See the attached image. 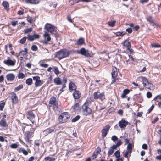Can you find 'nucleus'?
I'll return each mask as SVG.
<instances>
[{
  "instance_id": "1",
  "label": "nucleus",
  "mask_w": 161,
  "mask_h": 161,
  "mask_svg": "<svg viewBox=\"0 0 161 161\" xmlns=\"http://www.w3.org/2000/svg\"><path fill=\"white\" fill-rule=\"evenodd\" d=\"M69 55V52L67 50H61L57 52L56 57L59 59H62L68 56Z\"/></svg>"
},
{
  "instance_id": "2",
  "label": "nucleus",
  "mask_w": 161,
  "mask_h": 161,
  "mask_svg": "<svg viewBox=\"0 0 161 161\" xmlns=\"http://www.w3.org/2000/svg\"><path fill=\"white\" fill-rule=\"evenodd\" d=\"M69 116L68 113H62L59 117L58 121L60 123H63L67 121Z\"/></svg>"
},
{
  "instance_id": "3",
  "label": "nucleus",
  "mask_w": 161,
  "mask_h": 161,
  "mask_svg": "<svg viewBox=\"0 0 161 161\" xmlns=\"http://www.w3.org/2000/svg\"><path fill=\"white\" fill-rule=\"evenodd\" d=\"M93 96L94 99L96 100L99 99L103 101L105 99V95L104 92L100 93L97 91L93 93Z\"/></svg>"
},
{
  "instance_id": "4",
  "label": "nucleus",
  "mask_w": 161,
  "mask_h": 161,
  "mask_svg": "<svg viewBox=\"0 0 161 161\" xmlns=\"http://www.w3.org/2000/svg\"><path fill=\"white\" fill-rule=\"evenodd\" d=\"M82 108L84 115H87L91 114L92 110L88 107L87 103H85L82 106Z\"/></svg>"
},
{
  "instance_id": "5",
  "label": "nucleus",
  "mask_w": 161,
  "mask_h": 161,
  "mask_svg": "<svg viewBox=\"0 0 161 161\" xmlns=\"http://www.w3.org/2000/svg\"><path fill=\"white\" fill-rule=\"evenodd\" d=\"M45 29L49 32L52 33L56 31L55 27L53 25L47 23L45 26Z\"/></svg>"
},
{
  "instance_id": "6",
  "label": "nucleus",
  "mask_w": 161,
  "mask_h": 161,
  "mask_svg": "<svg viewBox=\"0 0 161 161\" xmlns=\"http://www.w3.org/2000/svg\"><path fill=\"white\" fill-rule=\"evenodd\" d=\"M128 124V122L124 119H122L119 122V125L121 129H125Z\"/></svg>"
},
{
  "instance_id": "7",
  "label": "nucleus",
  "mask_w": 161,
  "mask_h": 161,
  "mask_svg": "<svg viewBox=\"0 0 161 161\" xmlns=\"http://www.w3.org/2000/svg\"><path fill=\"white\" fill-rule=\"evenodd\" d=\"M33 79L35 81V85L36 87L40 86L43 84V82L40 80V78L38 76H34Z\"/></svg>"
},
{
  "instance_id": "8",
  "label": "nucleus",
  "mask_w": 161,
  "mask_h": 161,
  "mask_svg": "<svg viewBox=\"0 0 161 161\" xmlns=\"http://www.w3.org/2000/svg\"><path fill=\"white\" fill-rule=\"evenodd\" d=\"M110 125H108L103 128L102 131V136L103 137H104L106 136L109 129L110 128Z\"/></svg>"
},
{
  "instance_id": "9",
  "label": "nucleus",
  "mask_w": 161,
  "mask_h": 161,
  "mask_svg": "<svg viewBox=\"0 0 161 161\" xmlns=\"http://www.w3.org/2000/svg\"><path fill=\"white\" fill-rule=\"evenodd\" d=\"M77 53H80L86 57H90V54L88 50H86L84 48H82L80 50H77Z\"/></svg>"
},
{
  "instance_id": "10",
  "label": "nucleus",
  "mask_w": 161,
  "mask_h": 161,
  "mask_svg": "<svg viewBox=\"0 0 161 161\" xmlns=\"http://www.w3.org/2000/svg\"><path fill=\"white\" fill-rule=\"evenodd\" d=\"M15 62L16 61L15 60H11L10 59L5 60L3 61V63L5 64L8 66H13L14 65Z\"/></svg>"
},
{
  "instance_id": "11",
  "label": "nucleus",
  "mask_w": 161,
  "mask_h": 161,
  "mask_svg": "<svg viewBox=\"0 0 161 161\" xmlns=\"http://www.w3.org/2000/svg\"><path fill=\"white\" fill-rule=\"evenodd\" d=\"M40 36V35L36 34H34L33 35H27V38L28 41H32L34 39L39 38Z\"/></svg>"
},
{
  "instance_id": "12",
  "label": "nucleus",
  "mask_w": 161,
  "mask_h": 161,
  "mask_svg": "<svg viewBox=\"0 0 161 161\" xmlns=\"http://www.w3.org/2000/svg\"><path fill=\"white\" fill-rule=\"evenodd\" d=\"M56 129L54 127H52L51 128L47 129L43 131L44 134L45 135H48L49 134L52 133L53 132L56 131Z\"/></svg>"
},
{
  "instance_id": "13",
  "label": "nucleus",
  "mask_w": 161,
  "mask_h": 161,
  "mask_svg": "<svg viewBox=\"0 0 161 161\" xmlns=\"http://www.w3.org/2000/svg\"><path fill=\"white\" fill-rule=\"evenodd\" d=\"M12 100L13 103H16L17 102L18 99L16 94L12 92L10 94L9 96Z\"/></svg>"
},
{
  "instance_id": "14",
  "label": "nucleus",
  "mask_w": 161,
  "mask_h": 161,
  "mask_svg": "<svg viewBox=\"0 0 161 161\" xmlns=\"http://www.w3.org/2000/svg\"><path fill=\"white\" fill-rule=\"evenodd\" d=\"M49 103L50 104L53 105V107L54 108H57L58 106L56 104V98L54 97H53L50 99L49 101Z\"/></svg>"
},
{
  "instance_id": "15",
  "label": "nucleus",
  "mask_w": 161,
  "mask_h": 161,
  "mask_svg": "<svg viewBox=\"0 0 161 161\" xmlns=\"http://www.w3.org/2000/svg\"><path fill=\"white\" fill-rule=\"evenodd\" d=\"M43 37L44 38V42L47 43V42H49L51 40V37L50 35L47 32H45L43 35Z\"/></svg>"
},
{
  "instance_id": "16",
  "label": "nucleus",
  "mask_w": 161,
  "mask_h": 161,
  "mask_svg": "<svg viewBox=\"0 0 161 161\" xmlns=\"http://www.w3.org/2000/svg\"><path fill=\"white\" fill-rule=\"evenodd\" d=\"M32 135V132L28 131L25 133V139L27 142H29L30 138L31 137Z\"/></svg>"
},
{
  "instance_id": "17",
  "label": "nucleus",
  "mask_w": 161,
  "mask_h": 161,
  "mask_svg": "<svg viewBox=\"0 0 161 161\" xmlns=\"http://www.w3.org/2000/svg\"><path fill=\"white\" fill-rule=\"evenodd\" d=\"M73 95L75 99H77L80 97L81 93L79 91L76 90L74 92Z\"/></svg>"
},
{
  "instance_id": "18",
  "label": "nucleus",
  "mask_w": 161,
  "mask_h": 161,
  "mask_svg": "<svg viewBox=\"0 0 161 161\" xmlns=\"http://www.w3.org/2000/svg\"><path fill=\"white\" fill-rule=\"evenodd\" d=\"M7 80L10 81H13L15 79V75L12 73H9L6 75Z\"/></svg>"
},
{
  "instance_id": "19",
  "label": "nucleus",
  "mask_w": 161,
  "mask_h": 161,
  "mask_svg": "<svg viewBox=\"0 0 161 161\" xmlns=\"http://www.w3.org/2000/svg\"><path fill=\"white\" fill-rule=\"evenodd\" d=\"M76 86L75 84L72 82H70L69 84V89L71 92L76 90Z\"/></svg>"
},
{
  "instance_id": "20",
  "label": "nucleus",
  "mask_w": 161,
  "mask_h": 161,
  "mask_svg": "<svg viewBox=\"0 0 161 161\" xmlns=\"http://www.w3.org/2000/svg\"><path fill=\"white\" fill-rule=\"evenodd\" d=\"M118 72L117 69L115 67H113L112 71L111 72V75L112 77L115 78L117 75Z\"/></svg>"
},
{
  "instance_id": "21",
  "label": "nucleus",
  "mask_w": 161,
  "mask_h": 161,
  "mask_svg": "<svg viewBox=\"0 0 161 161\" xmlns=\"http://www.w3.org/2000/svg\"><path fill=\"white\" fill-rule=\"evenodd\" d=\"M100 149H96L94 152L92 156V158L93 159H94L95 158H96L97 156L100 153Z\"/></svg>"
},
{
  "instance_id": "22",
  "label": "nucleus",
  "mask_w": 161,
  "mask_h": 161,
  "mask_svg": "<svg viewBox=\"0 0 161 161\" xmlns=\"http://www.w3.org/2000/svg\"><path fill=\"white\" fill-rule=\"evenodd\" d=\"M139 78L142 80L144 86L146 87L147 84L148 83L147 79L146 77L142 76L140 77Z\"/></svg>"
},
{
  "instance_id": "23",
  "label": "nucleus",
  "mask_w": 161,
  "mask_h": 161,
  "mask_svg": "<svg viewBox=\"0 0 161 161\" xmlns=\"http://www.w3.org/2000/svg\"><path fill=\"white\" fill-rule=\"evenodd\" d=\"M54 82L57 85H60L62 84V82L60 79L57 77L54 79Z\"/></svg>"
},
{
  "instance_id": "24",
  "label": "nucleus",
  "mask_w": 161,
  "mask_h": 161,
  "mask_svg": "<svg viewBox=\"0 0 161 161\" xmlns=\"http://www.w3.org/2000/svg\"><path fill=\"white\" fill-rule=\"evenodd\" d=\"M25 2L26 3L37 4L39 3L38 0H25Z\"/></svg>"
},
{
  "instance_id": "25",
  "label": "nucleus",
  "mask_w": 161,
  "mask_h": 161,
  "mask_svg": "<svg viewBox=\"0 0 161 161\" xmlns=\"http://www.w3.org/2000/svg\"><path fill=\"white\" fill-rule=\"evenodd\" d=\"M34 117L35 115L31 111H29L28 112L27 114V118L28 119H31Z\"/></svg>"
},
{
  "instance_id": "26",
  "label": "nucleus",
  "mask_w": 161,
  "mask_h": 161,
  "mask_svg": "<svg viewBox=\"0 0 161 161\" xmlns=\"http://www.w3.org/2000/svg\"><path fill=\"white\" fill-rule=\"evenodd\" d=\"M0 125L2 127H6L7 126L6 122L5 120L2 119L0 121Z\"/></svg>"
},
{
  "instance_id": "27",
  "label": "nucleus",
  "mask_w": 161,
  "mask_h": 161,
  "mask_svg": "<svg viewBox=\"0 0 161 161\" xmlns=\"http://www.w3.org/2000/svg\"><path fill=\"white\" fill-rule=\"evenodd\" d=\"M27 50L26 48H25L24 50L21 51L19 54V56L21 57H23L26 55L27 53Z\"/></svg>"
},
{
  "instance_id": "28",
  "label": "nucleus",
  "mask_w": 161,
  "mask_h": 161,
  "mask_svg": "<svg viewBox=\"0 0 161 161\" xmlns=\"http://www.w3.org/2000/svg\"><path fill=\"white\" fill-rule=\"evenodd\" d=\"M123 44L124 46L126 47L128 49L130 48V43L127 40L124 41L123 42Z\"/></svg>"
},
{
  "instance_id": "29",
  "label": "nucleus",
  "mask_w": 161,
  "mask_h": 161,
  "mask_svg": "<svg viewBox=\"0 0 161 161\" xmlns=\"http://www.w3.org/2000/svg\"><path fill=\"white\" fill-rule=\"evenodd\" d=\"M145 87L150 90H153L154 89L153 85L152 83L149 82L146 85V87Z\"/></svg>"
},
{
  "instance_id": "30",
  "label": "nucleus",
  "mask_w": 161,
  "mask_h": 161,
  "mask_svg": "<svg viewBox=\"0 0 161 161\" xmlns=\"http://www.w3.org/2000/svg\"><path fill=\"white\" fill-rule=\"evenodd\" d=\"M2 4L5 9H6L7 10H8V7L9 5L8 2L6 1L3 2Z\"/></svg>"
},
{
  "instance_id": "31",
  "label": "nucleus",
  "mask_w": 161,
  "mask_h": 161,
  "mask_svg": "<svg viewBox=\"0 0 161 161\" xmlns=\"http://www.w3.org/2000/svg\"><path fill=\"white\" fill-rule=\"evenodd\" d=\"M128 57L129 58V59L126 60V62H127V64H132V61L134 60L133 58L131 55H128Z\"/></svg>"
},
{
  "instance_id": "32",
  "label": "nucleus",
  "mask_w": 161,
  "mask_h": 161,
  "mask_svg": "<svg viewBox=\"0 0 161 161\" xmlns=\"http://www.w3.org/2000/svg\"><path fill=\"white\" fill-rule=\"evenodd\" d=\"M19 152L20 153L22 152L23 154L25 155H27L28 154V151L25 150L24 148H20L19 149Z\"/></svg>"
},
{
  "instance_id": "33",
  "label": "nucleus",
  "mask_w": 161,
  "mask_h": 161,
  "mask_svg": "<svg viewBox=\"0 0 161 161\" xmlns=\"http://www.w3.org/2000/svg\"><path fill=\"white\" fill-rule=\"evenodd\" d=\"M53 70L54 71L55 73L57 75L59 74L60 73L58 68L56 66L53 67Z\"/></svg>"
},
{
  "instance_id": "34",
  "label": "nucleus",
  "mask_w": 161,
  "mask_h": 161,
  "mask_svg": "<svg viewBox=\"0 0 161 161\" xmlns=\"http://www.w3.org/2000/svg\"><path fill=\"white\" fill-rule=\"evenodd\" d=\"M115 23L116 21L115 20L111 21L108 22V24L109 26L111 27H113L114 26Z\"/></svg>"
},
{
  "instance_id": "35",
  "label": "nucleus",
  "mask_w": 161,
  "mask_h": 161,
  "mask_svg": "<svg viewBox=\"0 0 161 161\" xmlns=\"http://www.w3.org/2000/svg\"><path fill=\"white\" fill-rule=\"evenodd\" d=\"M132 145L131 143H129L127 147V151L130 153H131L132 151Z\"/></svg>"
},
{
  "instance_id": "36",
  "label": "nucleus",
  "mask_w": 161,
  "mask_h": 161,
  "mask_svg": "<svg viewBox=\"0 0 161 161\" xmlns=\"http://www.w3.org/2000/svg\"><path fill=\"white\" fill-rule=\"evenodd\" d=\"M44 159L46 161H54L55 159L54 158L50 157H47L45 158Z\"/></svg>"
},
{
  "instance_id": "37",
  "label": "nucleus",
  "mask_w": 161,
  "mask_h": 161,
  "mask_svg": "<svg viewBox=\"0 0 161 161\" xmlns=\"http://www.w3.org/2000/svg\"><path fill=\"white\" fill-rule=\"evenodd\" d=\"M32 78H29L26 80V82L29 85H31L32 83Z\"/></svg>"
},
{
  "instance_id": "38",
  "label": "nucleus",
  "mask_w": 161,
  "mask_h": 161,
  "mask_svg": "<svg viewBox=\"0 0 161 161\" xmlns=\"http://www.w3.org/2000/svg\"><path fill=\"white\" fill-rule=\"evenodd\" d=\"M32 30V29L31 28L25 29L24 30L25 34H27L31 32Z\"/></svg>"
},
{
  "instance_id": "39",
  "label": "nucleus",
  "mask_w": 161,
  "mask_h": 161,
  "mask_svg": "<svg viewBox=\"0 0 161 161\" xmlns=\"http://www.w3.org/2000/svg\"><path fill=\"white\" fill-rule=\"evenodd\" d=\"M23 87V85L22 84L20 85L19 86H18L15 87L14 88V91L17 92L19 90H20V89L22 88Z\"/></svg>"
},
{
  "instance_id": "40",
  "label": "nucleus",
  "mask_w": 161,
  "mask_h": 161,
  "mask_svg": "<svg viewBox=\"0 0 161 161\" xmlns=\"http://www.w3.org/2000/svg\"><path fill=\"white\" fill-rule=\"evenodd\" d=\"M84 42V39L82 38H80L77 41L78 45H81Z\"/></svg>"
},
{
  "instance_id": "41",
  "label": "nucleus",
  "mask_w": 161,
  "mask_h": 161,
  "mask_svg": "<svg viewBox=\"0 0 161 161\" xmlns=\"http://www.w3.org/2000/svg\"><path fill=\"white\" fill-rule=\"evenodd\" d=\"M125 34L123 32H117L115 33L117 36H122Z\"/></svg>"
},
{
  "instance_id": "42",
  "label": "nucleus",
  "mask_w": 161,
  "mask_h": 161,
  "mask_svg": "<svg viewBox=\"0 0 161 161\" xmlns=\"http://www.w3.org/2000/svg\"><path fill=\"white\" fill-rule=\"evenodd\" d=\"M114 155L116 158H119L120 156V152L119 151H116L114 153Z\"/></svg>"
},
{
  "instance_id": "43",
  "label": "nucleus",
  "mask_w": 161,
  "mask_h": 161,
  "mask_svg": "<svg viewBox=\"0 0 161 161\" xmlns=\"http://www.w3.org/2000/svg\"><path fill=\"white\" fill-rule=\"evenodd\" d=\"M25 77V75L22 73H19L18 75V77L19 79H23Z\"/></svg>"
},
{
  "instance_id": "44",
  "label": "nucleus",
  "mask_w": 161,
  "mask_h": 161,
  "mask_svg": "<svg viewBox=\"0 0 161 161\" xmlns=\"http://www.w3.org/2000/svg\"><path fill=\"white\" fill-rule=\"evenodd\" d=\"M80 118V116L79 115H77L76 117H75V118H73L72 120V122H75L77 121L78 120H79Z\"/></svg>"
},
{
  "instance_id": "45",
  "label": "nucleus",
  "mask_w": 161,
  "mask_h": 161,
  "mask_svg": "<svg viewBox=\"0 0 161 161\" xmlns=\"http://www.w3.org/2000/svg\"><path fill=\"white\" fill-rule=\"evenodd\" d=\"M80 0H70L69 2L71 5H73L74 4L78 3Z\"/></svg>"
},
{
  "instance_id": "46",
  "label": "nucleus",
  "mask_w": 161,
  "mask_h": 161,
  "mask_svg": "<svg viewBox=\"0 0 161 161\" xmlns=\"http://www.w3.org/2000/svg\"><path fill=\"white\" fill-rule=\"evenodd\" d=\"M27 37H24L20 40V43H24L26 41Z\"/></svg>"
},
{
  "instance_id": "47",
  "label": "nucleus",
  "mask_w": 161,
  "mask_h": 161,
  "mask_svg": "<svg viewBox=\"0 0 161 161\" xmlns=\"http://www.w3.org/2000/svg\"><path fill=\"white\" fill-rule=\"evenodd\" d=\"M18 145L16 143L12 144L10 146V147L12 148H16L18 147Z\"/></svg>"
},
{
  "instance_id": "48",
  "label": "nucleus",
  "mask_w": 161,
  "mask_h": 161,
  "mask_svg": "<svg viewBox=\"0 0 161 161\" xmlns=\"http://www.w3.org/2000/svg\"><path fill=\"white\" fill-rule=\"evenodd\" d=\"M151 46L153 47H160V45L156 43H153L151 44Z\"/></svg>"
},
{
  "instance_id": "49",
  "label": "nucleus",
  "mask_w": 161,
  "mask_h": 161,
  "mask_svg": "<svg viewBox=\"0 0 161 161\" xmlns=\"http://www.w3.org/2000/svg\"><path fill=\"white\" fill-rule=\"evenodd\" d=\"M114 151L112 149H111V148H110V149L108 151V156H110L111 155H112L113 153V152H114Z\"/></svg>"
},
{
  "instance_id": "50",
  "label": "nucleus",
  "mask_w": 161,
  "mask_h": 161,
  "mask_svg": "<svg viewBox=\"0 0 161 161\" xmlns=\"http://www.w3.org/2000/svg\"><path fill=\"white\" fill-rule=\"evenodd\" d=\"M31 49L32 50L36 51L37 49V47L36 45H33L31 47Z\"/></svg>"
},
{
  "instance_id": "51",
  "label": "nucleus",
  "mask_w": 161,
  "mask_h": 161,
  "mask_svg": "<svg viewBox=\"0 0 161 161\" xmlns=\"http://www.w3.org/2000/svg\"><path fill=\"white\" fill-rule=\"evenodd\" d=\"M157 99L161 100V95H158L154 98V100H156Z\"/></svg>"
},
{
  "instance_id": "52",
  "label": "nucleus",
  "mask_w": 161,
  "mask_h": 161,
  "mask_svg": "<svg viewBox=\"0 0 161 161\" xmlns=\"http://www.w3.org/2000/svg\"><path fill=\"white\" fill-rule=\"evenodd\" d=\"M5 103H0V110H2L4 108Z\"/></svg>"
},
{
  "instance_id": "53",
  "label": "nucleus",
  "mask_w": 161,
  "mask_h": 161,
  "mask_svg": "<svg viewBox=\"0 0 161 161\" xmlns=\"http://www.w3.org/2000/svg\"><path fill=\"white\" fill-rule=\"evenodd\" d=\"M152 94L150 92H147V98H150L152 97Z\"/></svg>"
},
{
  "instance_id": "54",
  "label": "nucleus",
  "mask_w": 161,
  "mask_h": 161,
  "mask_svg": "<svg viewBox=\"0 0 161 161\" xmlns=\"http://www.w3.org/2000/svg\"><path fill=\"white\" fill-rule=\"evenodd\" d=\"M111 140L114 141H115L118 140V138L115 136H114L111 137Z\"/></svg>"
},
{
  "instance_id": "55",
  "label": "nucleus",
  "mask_w": 161,
  "mask_h": 161,
  "mask_svg": "<svg viewBox=\"0 0 161 161\" xmlns=\"http://www.w3.org/2000/svg\"><path fill=\"white\" fill-rule=\"evenodd\" d=\"M11 24L13 26H15L18 24V22L17 21H12L11 22Z\"/></svg>"
},
{
  "instance_id": "56",
  "label": "nucleus",
  "mask_w": 161,
  "mask_h": 161,
  "mask_svg": "<svg viewBox=\"0 0 161 161\" xmlns=\"http://www.w3.org/2000/svg\"><path fill=\"white\" fill-rule=\"evenodd\" d=\"M147 21H149L151 23H153V20L152 19V17H149L147 18Z\"/></svg>"
},
{
  "instance_id": "57",
  "label": "nucleus",
  "mask_w": 161,
  "mask_h": 161,
  "mask_svg": "<svg viewBox=\"0 0 161 161\" xmlns=\"http://www.w3.org/2000/svg\"><path fill=\"white\" fill-rule=\"evenodd\" d=\"M27 20L29 22L31 23H32L34 21L33 19L31 18H28L27 19Z\"/></svg>"
},
{
  "instance_id": "58",
  "label": "nucleus",
  "mask_w": 161,
  "mask_h": 161,
  "mask_svg": "<svg viewBox=\"0 0 161 161\" xmlns=\"http://www.w3.org/2000/svg\"><path fill=\"white\" fill-rule=\"evenodd\" d=\"M41 66L42 67L46 68L48 67V65L47 64L42 63L41 64Z\"/></svg>"
},
{
  "instance_id": "59",
  "label": "nucleus",
  "mask_w": 161,
  "mask_h": 161,
  "mask_svg": "<svg viewBox=\"0 0 161 161\" xmlns=\"http://www.w3.org/2000/svg\"><path fill=\"white\" fill-rule=\"evenodd\" d=\"M122 142L121 140H119L117 141L116 145L118 147L120 146Z\"/></svg>"
},
{
  "instance_id": "60",
  "label": "nucleus",
  "mask_w": 161,
  "mask_h": 161,
  "mask_svg": "<svg viewBox=\"0 0 161 161\" xmlns=\"http://www.w3.org/2000/svg\"><path fill=\"white\" fill-rule=\"evenodd\" d=\"M79 108V104L78 103L75 104L74 107V109L75 110H76L78 108Z\"/></svg>"
},
{
  "instance_id": "61",
  "label": "nucleus",
  "mask_w": 161,
  "mask_h": 161,
  "mask_svg": "<svg viewBox=\"0 0 161 161\" xmlns=\"http://www.w3.org/2000/svg\"><path fill=\"white\" fill-rule=\"evenodd\" d=\"M123 92L124 93L125 95H126L127 94H128L129 93V91L128 89H125L123 90Z\"/></svg>"
},
{
  "instance_id": "62",
  "label": "nucleus",
  "mask_w": 161,
  "mask_h": 161,
  "mask_svg": "<svg viewBox=\"0 0 161 161\" xmlns=\"http://www.w3.org/2000/svg\"><path fill=\"white\" fill-rule=\"evenodd\" d=\"M126 31L130 33H131L132 32V30L131 28H129L126 29Z\"/></svg>"
},
{
  "instance_id": "63",
  "label": "nucleus",
  "mask_w": 161,
  "mask_h": 161,
  "mask_svg": "<svg viewBox=\"0 0 161 161\" xmlns=\"http://www.w3.org/2000/svg\"><path fill=\"white\" fill-rule=\"evenodd\" d=\"M159 119V118L157 117L152 121L153 123H155L156 121H158Z\"/></svg>"
},
{
  "instance_id": "64",
  "label": "nucleus",
  "mask_w": 161,
  "mask_h": 161,
  "mask_svg": "<svg viewBox=\"0 0 161 161\" xmlns=\"http://www.w3.org/2000/svg\"><path fill=\"white\" fill-rule=\"evenodd\" d=\"M147 145L146 144H144L142 145V148L144 149H146L147 148Z\"/></svg>"
}]
</instances>
